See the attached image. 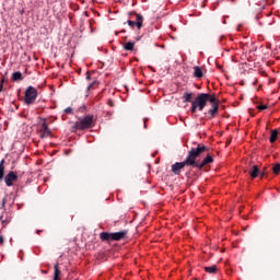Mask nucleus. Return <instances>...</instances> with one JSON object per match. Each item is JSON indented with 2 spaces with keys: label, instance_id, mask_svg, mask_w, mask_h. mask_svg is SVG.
<instances>
[{
  "label": "nucleus",
  "instance_id": "1a4fd4ad",
  "mask_svg": "<svg viewBox=\"0 0 280 280\" xmlns=\"http://www.w3.org/2000/svg\"><path fill=\"white\" fill-rule=\"evenodd\" d=\"M186 165L189 166V163H187V160H185L184 162H176L175 164L172 165L173 174H175V176H180V172L183 168H185Z\"/></svg>",
  "mask_w": 280,
  "mask_h": 280
},
{
  "label": "nucleus",
  "instance_id": "423d86ee",
  "mask_svg": "<svg viewBox=\"0 0 280 280\" xmlns=\"http://www.w3.org/2000/svg\"><path fill=\"white\" fill-rule=\"evenodd\" d=\"M213 102H210L211 108L208 110V115H210V119L218 117V113H220V101L213 95Z\"/></svg>",
  "mask_w": 280,
  "mask_h": 280
},
{
  "label": "nucleus",
  "instance_id": "4468645a",
  "mask_svg": "<svg viewBox=\"0 0 280 280\" xmlns=\"http://www.w3.org/2000/svg\"><path fill=\"white\" fill-rule=\"evenodd\" d=\"M249 175L252 176V178H257V176H259V167L257 165H254L249 171Z\"/></svg>",
  "mask_w": 280,
  "mask_h": 280
},
{
  "label": "nucleus",
  "instance_id": "c85d7f7f",
  "mask_svg": "<svg viewBox=\"0 0 280 280\" xmlns=\"http://www.w3.org/2000/svg\"><path fill=\"white\" fill-rule=\"evenodd\" d=\"M2 207H5V199L2 200Z\"/></svg>",
  "mask_w": 280,
  "mask_h": 280
},
{
  "label": "nucleus",
  "instance_id": "39448f33",
  "mask_svg": "<svg viewBox=\"0 0 280 280\" xmlns=\"http://www.w3.org/2000/svg\"><path fill=\"white\" fill-rule=\"evenodd\" d=\"M38 97V90L34 86H28L25 91L24 102L27 106L30 104H34L36 102V98Z\"/></svg>",
  "mask_w": 280,
  "mask_h": 280
},
{
  "label": "nucleus",
  "instance_id": "9d476101",
  "mask_svg": "<svg viewBox=\"0 0 280 280\" xmlns=\"http://www.w3.org/2000/svg\"><path fill=\"white\" fill-rule=\"evenodd\" d=\"M209 163H213V156L207 155L201 163L198 164L197 170H202L205 165H209Z\"/></svg>",
  "mask_w": 280,
  "mask_h": 280
},
{
  "label": "nucleus",
  "instance_id": "7c9ffc66",
  "mask_svg": "<svg viewBox=\"0 0 280 280\" xmlns=\"http://www.w3.org/2000/svg\"><path fill=\"white\" fill-rule=\"evenodd\" d=\"M86 79H88V80H91V75H88Z\"/></svg>",
  "mask_w": 280,
  "mask_h": 280
},
{
  "label": "nucleus",
  "instance_id": "ddd939ff",
  "mask_svg": "<svg viewBox=\"0 0 280 280\" xmlns=\"http://www.w3.org/2000/svg\"><path fill=\"white\" fill-rule=\"evenodd\" d=\"M278 137H279V130L278 129L271 130V135L269 138L270 143H275V141H277Z\"/></svg>",
  "mask_w": 280,
  "mask_h": 280
},
{
  "label": "nucleus",
  "instance_id": "a211bd4d",
  "mask_svg": "<svg viewBox=\"0 0 280 280\" xmlns=\"http://www.w3.org/2000/svg\"><path fill=\"white\" fill-rule=\"evenodd\" d=\"M137 16V27L138 30H141L143 27V16L141 14H136Z\"/></svg>",
  "mask_w": 280,
  "mask_h": 280
},
{
  "label": "nucleus",
  "instance_id": "7ed1b4c3",
  "mask_svg": "<svg viewBox=\"0 0 280 280\" xmlns=\"http://www.w3.org/2000/svg\"><path fill=\"white\" fill-rule=\"evenodd\" d=\"M126 237H128V230L114 233L102 232L100 234L102 242H121V240H126Z\"/></svg>",
  "mask_w": 280,
  "mask_h": 280
},
{
  "label": "nucleus",
  "instance_id": "6ab92c4d",
  "mask_svg": "<svg viewBox=\"0 0 280 280\" xmlns=\"http://www.w3.org/2000/svg\"><path fill=\"white\" fill-rule=\"evenodd\" d=\"M12 80L14 82H19V81L23 80V74L21 72H19V71L13 72L12 73Z\"/></svg>",
  "mask_w": 280,
  "mask_h": 280
},
{
  "label": "nucleus",
  "instance_id": "412c9836",
  "mask_svg": "<svg viewBox=\"0 0 280 280\" xmlns=\"http://www.w3.org/2000/svg\"><path fill=\"white\" fill-rule=\"evenodd\" d=\"M191 97H194V93L185 92L183 95V100L185 103L191 102Z\"/></svg>",
  "mask_w": 280,
  "mask_h": 280
},
{
  "label": "nucleus",
  "instance_id": "bb28decb",
  "mask_svg": "<svg viewBox=\"0 0 280 280\" xmlns=\"http://www.w3.org/2000/svg\"><path fill=\"white\" fill-rule=\"evenodd\" d=\"M107 104L110 106V108H113L115 106V102H113V100H107Z\"/></svg>",
  "mask_w": 280,
  "mask_h": 280
},
{
  "label": "nucleus",
  "instance_id": "4be33fe9",
  "mask_svg": "<svg viewBox=\"0 0 280 280\" xmlns=\"http://www.w3.org/2000/svg\"><path fill=\"white\" fill-rule=\"evenodd\" d=\"M272 172H273V174H280V163H277V164L272 167Z\"/></svg>",
  "mask_w": 280,
  "mask_h": 280
},
{
  "label": "nucleus",
  "instance_id": "b1692460",
  "mask_svg": "<svg viewBox=\"0 0 280 280\" xmlns=\"http://www.w3.org/2000/svg\"><path fill=\"white\" fill-rule=\"evenodd\" d=\"M65 113H67V115H71V113H73V108L67 107V108L65 109Z\"/></svg>",
  "mask_w": 280,
  "mask_h": 280
},
{
  "label": "nucleus",
  "instance_id": "2f4dec72",
  "mask_svg": "<svg viewBox=\"0 0 280 280\" xmlns=\"http://www.w3.org/2000/svg\"><path fill=\"white\" fill-rule=\"evenodd\" d=\"M261 176H264V173H261Z\"/></svg>",
  "mask_w": 280,
  "mask_h": 280
},
{
  "label": "nucleus",
  "instance_id": "f8f14e48",
  "mask_svg": "<svg viewBox=\"0 0 280 280\" xmlns=\"http://www.w3.org/2000/svg\"><path fill=\"white\" fill-rule=\"evenodd\" d=\"M0 222L3 226H5L7 224H10V217L8 215V212H3L0 215Z\"/></svg>",
  "mask_w": 280,
  "mask_h": 280
},
{
  "label": "nucleus",
  "instance_id": "a878e982",
  "mask_svg": "<svg viewBox=\"0 0 280 280\" xmlns=\"http://www.w3.org/2000/svg\"><path fill=\"white\" fill-rule=\"evenodd\" d=\"M258 110H266L268 108V105H259L257 106Z\"/></svg>",
  "mask_w": 280,
  "mask_h": 280
},
{
  "label": "nucleus",
  "instance_id": "aec40b11",
  "mask_svg": "<svg viewBox=\"0 0 280 280\" xmlns=\"http://www.w3.org/2000/svg\"><path fill=\"white\" fill-rule=\"evenodd\" d=\"M124 49L126 51H132V49H135V42H128L127 44H125Z\"/></svg>",
  "mask_w": 280,
  "mask_h": 280
},
{
  "label": "nucleus",
  "instance_id": "f3484780",
  "mask_svg": "<svg viewBox=\"0 0 280 280\" xmlns=\"http://www.w3.org/2000/svg\"><path fill=\"white\" fill-rule=\"evenodd\" d=\"M5 160H1L0 162V180H3V176L5 174Z\"/></svg>",
  "mask_w": 280,
  "mask_h": 280
},
{
  "label": "nucleus",
  "instance_id": "2eb2a0df",
  "mask_svg": "<svg viewBox=\"0 0 280 280\" xmlns=\"http://www.w3.org/2000/svg\"><path fill=\"white\" fill-rule=\"evenodd\" d=\"M54 269H55L54 280H60V275H62V271H60L58 264H55Z\"/></svg>",
  "mask_w": 280,
  "mask_h": 280
},
{
  "label": "nucleus",
  "instance_id": "6e6552de",
  "mask_svg": "<svg viewBox=\"0 0 280 280\" xmlns=\"http://www.w3.org/2000/svg\"><path fill=\"white\" fill-rule=\"evenodd\" d=\"M16 180H19V175L14 171H10L4 177L7 187H12Z\"/></svg>",
  "mask_w": 280,
  "mask_h": 280
},
{
  "label": "nucleus",
  "instance_id": "f257e3e1",
  "mask_svg": "<svg viewBox=\"0 0 280 280\" xmlns=\"http://www.w3.org/2000/svg\"><path fill=\"white\" fill-rule=\"evenodd\" d=\"M203 152H209V148H207L205 144L199 143L197 144V148H191L188 151V155L186 158V163H188L189 167H198L199 162L196 161L200 154H203Z\"/></svg>",
  "mask_w": 280,
  "mask_h": 280
},
{
  "label": "nucleus",
  "instance_id": "dca6fc26",
  "mask_svg": "<svg viewBox=\"0 0 280 280\" xmlns=\"http://www.w3.org/2000/svg\"><path fill=\"white\" fill-rule=\"evenodd\" d=\"M205 271L209 275H215L218 272V266L212 265L210 267H205Z\"/></svg>",
  "mask_w": 280,
  "mask_h": 280
},
{
  "label": "nucleus",
  "instance_id": "c756f323",
  "mask_svg": "<svg viewBox=\"0 0 280 280\" xmlns=\"http://www.w3.org/2000/svg\"><path fill=\"white\" fill-rule=\"evenodd\" d=\"M3 91V84L0 85V93Z\"/></svg>",
  "mask_w": 280,
  "mask_h": 280
},
{
  "label": "nucleus",
  "instance_id": "9b49d317",
  "mask_svg": "<svg viewBox=\"0 0 280 280\" xmlns=\"http://www.w3.org/2000/svg\"><path fill=\"white\" fill-rule=\"evenodd\" d=\"M192 69H194L192 75L194 78H197V80H200V78L205 75V73L202 72V68H200L199 66H195Z\"/></svg>",
  "mask_w": 280,
  "mask_h": 280
},
{
  "label": "nucleus",
  "instance_id": "0eeeda50",
  "mask_svg": "<svg viewBox=\"0 0 280 280\" xmlns=\"http://www.w3.org/2000/svg\"><path fill=\"white\" fill-rule=\"evenodd\" d=\"M38 132L40 139H47V137H51V130H49V125H47L46 119H44Z\"/></svg>",
  "mask_w": 280,
  "mask_h": 280
},
{
  "label": "nucleus",
  "instance_id": "20e7f679",
  "mask_svg": "<svg viewBox=\"0 0 280 280\" xmlns=\"http://www.w3.org/2000/svg\"><path fill=\"white\" fill-rule=\"evenodd\" d=\"M74 128L77 130H89V128H93V115L79 118V120L74 122Z\"/></svg>",
  "mask_w": 280,
  "mask_h": 280
},
{
  "label": "nucleus",
  "instance_id": "f03ea898",
  "mask_svg": "<svg viewBox=\"0 0 280 280\" xmlns=\"http://www.w3.org/2000/svg\"><path fill=\"white\" fill-rule=\"evenodd\" d=\"M208 102H214L213 94L200 93L191 102L190 112L196 113L197 110H205Z\"/></svg>",
  "mask_w": 280,
  "mask_h": 280
},
{
  "label": "nucleus",
  "instance_id": "5701e85b",
  "mask_svg": "<svg viewBox=\"0 0 280 280\" xmlns=\"http://www.w3.org/2000/svg\"><path fill=\"white\" fill-rule=\"evenodd\" d=\"M127 23H128L129 27H135V25L137 27V22H135L132 20L127 21Z\"/></svg>",
  "mask_w": 280,
  "mask_h": 280
},
{
  "label": "nucleus",
  "instance_id": "393cba45",
  "mask_svg": "<svg viewBox=\"0 0 280 280\" xmlns=\"http://www.w3.org/2000/svg\"><path fill=\"white\" fill-rule=\"evenodd\" d=\"M95 84H97V81L92 82L89 86H88V91H91L93 89V86H95Z\"/></svg>",
  "mask_w": 280,
  "mask_h": 280
},
{
  "label": "nucleus",
  "instance_id": "cd10ccee",
  "mask_svg": "<svg viewBox=\"0 0 280 280\" xmlns=\"http://www.w3.org/2000/svg\"><path fill=\"white\" fill-rule=\"evenodd\" d=\"M3 242H4L3 236H0V244H3Z\"/></svg>",
  "mask_w": 280,
  "mask_h": 280
}]
</instances>
